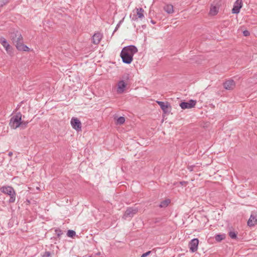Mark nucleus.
I'll use <instances>...</instances> for the list:
<instances>
[{"label":"nucleus","instance_id":"nucleus-1","mask_svg":"<svg viewBox=\"0 0 257 257\" xmlns=\"http://www.w3.org/2000/svg\"><path fill=\"white\" fill-rule=\"evenodd\" d=\"M10 38L15 45L17 49L20 51H29V48L23 44V39L21 33L15 29L9 31Z\"/></svg>","mask_w":257,"mask_h":257},{"label":"nucleus","instance_id":"nucleus-2","mask_svg":"<svg viewBox=\"0 0 257 257\" xmlns=\"http://www.w3.org/2000/svg\"><path fill=\"white\" fill-rule=\"evenodd\" d=\"M138 52L137 47L133 45L125 47L120 53V57L122 62L126 64H130L133 61V57Z\"/></svg>","mask_w":257,"mask_h":257},{"label":"nucleus","instance_id":"nucleus-3","mask_svg":"<svg viewBox=\"0 0 257 257\" xmlns=\"http://www.w3.org/2000/svg\"><path fill=\"white\" fill-rule=\"evenodd\" d=\"M21 120L22 114L18 113L11 118L9 123L10 126L13 129H16L20 126H21L23 128H25L28 122L22 121Z\"/></svg>","mask_w":257,"mask_h":257},{"label":"nucleus","instance_id":"nucleus-4","mask_svg":"<svg viewBox=\"0 0 257 257\" xmlns=\"http://www.w3.org/2000/svg\"><path fill=\"white\" fill-rule=\"evenodd\" d=\"M0 191L10 196V198L9 202L14 203L16 200V193L14 188L11 186H3L0 188Z\"/></svg>","mask_w":257,"mask_h":257},{"label":"nucleus","instance_id":"nucleus-5","mask_svg":"<svg viewBox=\"0 0 257 257\" xmlns=\"http://www.w3.org/2000/svg\"><path fill=\"white\" fill-rule=\"evenodd\" d=\"M135 13V11L133 12ZM144 10L142 8H136V13H134L133 15L130 16L132 21H137L138 19L142 20L145 18L144 16Z\"/></svg>","mask_w":257,"mask_h":257},{"label":"nucleus","instance_id":"nucleus-6","mask_svg":"<svg viewBox=\"0 0 257 257\" xmlns=\"http://www.w3.org/2000/svg\"><path fill=\"white\" fill-rule=\"evenodd\" d=\"M138 211V209L137 207H128L125 211L123 218L126 219L127 218H132L136 214Z\"/></svg>","mask_w":257,"mask_h":257},{"label":"nucleus","instance_id":"nucleus-7","mask_svg":"<svg viewBox=\"0 0 257 257\" xmlns=\"http://www.w3.org/2000/svg\"><path fill=\"white\" fill-rule=\"evenodd\" d=\"M70 123L73 128L78 132L81 131V123L77 118L72 117Z\"/></svg>","mask_w":257,"mask_h":257},{"label":"nucleus","instance_id":"nucleus-8","mask_svg":"<svg viewBox=\"0 0 257 257\" xmlns=\"http://www.w3.org/2000/svg\"><path fill=\"white\" fill-rule=\"evenodd\" d=\"M199 240L197 238L192 239L189 243L190 251L192 252L196 251L198 249Z\"/></svg>","mask_w":257,"mask_h":257},{"label":"nucleus","instance_id":"nucleus-9","mask_svg":"<svg viewBox=\"0 0 257 257\" xmlns=\"http://www.w3.org/2000/svg\"><path fill=\"white\" fill-rule=\"evenodd\" d=\"M196 104V101L191 99L188 102H182L180 104V106L182 109H188L194 107Z\"/></svg>","mask_w":257,"mask_h":257},{"label":"nucleus","instance_id":"nucleus-10","mask_svg":"<svg viewBox=\"0 0 257 257\" xmlns=\"http://www.w3.org/2000/svg\"><path fill=\"white\" fill-rule=\"evenodd\" d=\"M156 102L159 105L164 113H167L170 111L171 106L168 102H164L160 101H157Z\"/></svg>","mask_w":257,"mask_h":257},{"label":"nucleus","instance_id":"nucleus-11","mask_svg":"<svg viewBox=\"0 0 257 257\" xmlns=\"http://www.w3.org/2000/svg\"><path fill=\"white\" fill-rule=\"evenodd\" d=\"M126 83L123 80L119 81L116 85V92L118 94H122L124 91L126 87Z\"/></svg>","mask_w":257,"mask_h":257},{"label":"nucleus","instance_id":"nucleus-12","mask_svg":"<svg viewBox=\"0 0 257 257\" xmlns=\"http://www.w3.org/2000/svg\"><path fill=\"white\" fill-rule=\"evenodd\" d=\"M242 6V0H236L234 4L233 8L232 10V13L236 14H238Z\"/></svg>","mask_w":257,"mask_h":257},{"label":"nucleus","instance_id":"nucleus-13","mask_svg":"<svg viewBox=\"0 0 257 257\" xmlns=\"http://www.w3.org/2000/svg\"><path fill=\"white\" fill-rule=\"evenodd\" d=\"M223 85L225 89L231 90L235 87V83L232 79H229L224 82Z\"/></svg>","mask_w":257,"mask_h":257},{"label":"nucleus","instance_id":"nucleus-14","mask_svg":"<svg viewBox=\"0 0 257 257\" xmlns=\"http://www.w3.org/2000/svg\"><path fill=\"white\" fill-rule=\"evenodd\" d=\"M0 43L5 48L8 53L11 54V47L7 42V40L4 37H0Z\"/></svg>","mask_w":257,"mask_h":257},{"label":"nucleus","instance_id":"nucleus-15","mask_svg":"<svg viewBox=\"0 0 257 257\" xmlns=\"http://www.w3.org/2000/svg\"><path fill=\"white\" fill-rule=\"evenodd\" d=\"M257 223V214H252L247 221V225L249 226H254Z\"/></svg>","mask_w":257,"mask_h":257},{"label":"nucleus","instance_id":"nucleus-16","mask_svg":"<svg viewBox=\"0 0 257 257\" xmlns=\"http://www.w3.org/2000/svg\"><path fill=\"white\" fill-rule=\"evenodd\" d=\"M102 37V35L99 33H95L92 36V42L94 44H98L99 43Z\"/></svg>","mask_w":257,"mask_h":257},{"label":"nucleus","instance_id":"nucleus-17","mask_svg":"<svg viewBox=\"0 0 257 257\" xmlns=\"http://www.w3.org/2000/svg\"><path fill=\"white\" fill-rule=\"evenodd\" d=\"M164 9L168 14H172L174 12L173 6L172 5H166Z\"/></svg>","mask_w":257,"mask_h":257},{"label":"nucleus","instance_id":"nucleus-18","mask_svg":"<svg viewBox=\"0 0 257 257\" xmlns=\"http://www.w3.org/2000/svg\"><path fill=\"white\" fill-rule=\"evenodd\" d=\"M218 12V8L216 6H212L210 8L209 14L212 16L216 15Z\"/></svg>","mask_w":257,"mask_h":257},{"label":"nucleus","instance_id":"nucleus-19","mask_svg":"<svg viewBox=\"0 0 257 257\" xmlns=\"http://www.w3.org/2000/svg\"><path fill=\"white\" fill-rule=\"evenodd\" d=\"M170 203V200L169 199H166L161 202L159 206L161 208L166 207H167L169 204Z\"/></svg>","mask_w":257,"mask_h":257},{"label":"nucleus","instance_id":"nucleus-20","mask_svg":"<svg viewBox=\"0 0 257 257\" xmlns=\"http://www.w3.org/2000/svg\"><path fill=\"white\" fill-rule=\"evenodd\" d=\"M225 238L224 234H217L215 236V240L218 241H221Z\"/></svg>","mask_w":257,"mask_h":257},{"label":"nucleus","instance_id":"nucleus-21","mask_svg":"<svg viewBox=\"0 0 257 257\" xmlns=\"http://www.w3.org/2000/svg\"><path fill=\"white\" fill-rule=\"evenodd\" d=\"M124 122L125 118L123 116H120L116 119V123L117 124H122Z\"/></svg>","mask_w":257,"mask_h":257},{"label":"nucleus","instance_id":"nucleus-22","mask_svg":"<svg viewBox=\"0 0 257 257\" xmlns=\"http://www.w3.org/2000/svg\"><path fill=\"white\" fill-rule=\"evenodd\" d=\"M67 235L68 236L73 238L76 235V232L74 230H68Z\"/></svg>","mask_w":257,"mask_h":257},{"label":"nucleus","instance_id":"nucleus-23","mask_svg":"<svg viewBox=\"0 0 257 257\" xmlns=\"http://www.w3.org/2000/svg\"><path fill=\"white\" fill-rule=\"evenodd\" d=\"M229 236L232 239H236L237 238V233L233 231H230L229 232Z\"/></svg>","mask_w":257,"mask_h":257},{"label":"nucleus","instance_id":"nucleus-24","mask_svg":"<svg viewBox=\"0 0 257 257\" xmlns=\"http://www.w3.org/2000/svg\"><path fill=\"white\" fill-rule=\"evenodd\" d=\"M56 234L57 235L58 237H60V236L63 234V231L60 229H56L55 230Z\"/></svg>","mask_w":257,"mask_h":257},{"label":"nucleus","instance_id":"nucleus-25","mask_svg":"<svg viewBox=\"0 0 257 257\" xmlns=\"http://www.w3.org/2000/svg\"><path fill=\"white\" fill-rule=\"evenodd\" d=\"M9 3V0H0V8H2Z\"/></svg>","mask_w":257,"mask_h":257},{"label":"nucleus","instance_id":"nucleus-26","mask_svg":"<svg viewBox=\"0 0 257 257\" xmlns=\"http://www.w3.org/2000/svg\"><path fill=\"white\" fill-rule=\"evenodd\" d=\"M42 257H52L51 253L49 251H46L42 255Z\"/></svg>","mask_w":257,"mask_h":257},{"label":"nucleus","instance_id":"nucleus-27","mask_svg":"<svg viewBox=\"0 0 257 257\" xmlns=\"http://www.w3.org/2000/svg\"><path fill=\"white\" fill-rule=\"evenodd\" d=\"M195 167V165L188 166L187 169L190 171H193L194 168Z\"/></svg>","mask_w":257,"mask_h":257},{"label":"nucleus","instance_id":"nucleus-28","mask_svg":"<svg viewBox=\"0 0 257 257\" xmlns=\"http://www.w3.org/2000/svg\"><path fill=\"white\" fill-rule=\"evenodd\" d=\"M151 252V251H148L146 252V253H143L141 257H146L147 256L149 255Z\"/></svg>","mask_w":257,"mask_h":257},{"label":"nucleus","instance_id":"nucleus-29","mask_svg":"<svg viewBox=\"0 0 257 257\" xmlns=\"http://www.w3.org/2000/svg\"><path fill=\"white\" fill-rule=\"evenodd\" d=\"M243 34L244 36H248L249 35L250 33L247 30H245L243 32Z\"/></svg>","mask_w":257,"mask_h":257},{"label":"nucleus","instance_id":"nucleus-30","mask_svg":"<svg viewBox=\"0 0 257 257\" xmlns=\"http://www.w3.org/2000/svg\"><path fill=\"white\" fill-rule=\"evenodd\" d=\"M180 183L182 185H183L186 184L187 183L186 182H185V181H182V182H180Z\"/></svg>","mask_w":257,"mask_h":257},{"label":"nucleus","instance_id":"nucleus-31","mask_svg":"<svg viewBox=\"0 0 257 257\" xmlns=\"http://www.w3.org/2000/svg\"><path fill=\"white\" fill-rule=\"evenodd\" d=\"M8 155L9 156H12L13 155V153L11 152H9V154H8Z\"/></svg>","mask_w":257,"mask_h":257},{"label":"nucleus","instance_id":"nucleus-32","mask_svg":"<svg viewBox=\"0 0 257 257\" xmlns=\"http://www.w3.org/2000/svg\"><path fill=\"white\" fill-rule=\"evenodd\" d=\"M151 23L153 24H155V22L153 20L151 21Z\"/></svg>","mask_w":257,"mask_h":257}]
</instances>
